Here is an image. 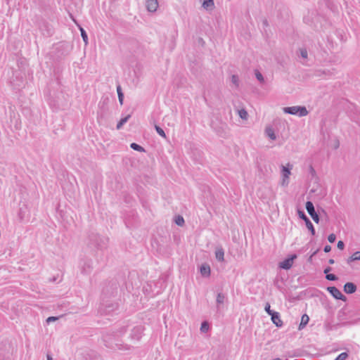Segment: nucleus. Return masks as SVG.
Segmentation results:
<instances>
[{"label":"nucleus","mask_w":360,"mask_h":360,"mask_svg":"<svg viewBox=\"0 0 360 360\" xmlns=\"http://www.w3.org/2000/svg\"><path fill=\"white\" fill-rule=\"evenodd\" d=\"M146 8L149 12H155L158 8V0H148L146 1Z\"/></svg>","instance_id":"ddd939ff"},{"label":"nucleus","mask_w":360,"mask_h":360,"mask_svg":"<svg viewBox=\"0 0 360 360\" xmlns=\"http://www.w3.org/2000/svg\"><path fill=\"white\" fill-rule=\"evenodd\" d=\"M116 308H117V304H111L108 306H106L105 309H101V310L103 311V313H105V314H108L110 311H114Z\"/></svg>","instance_id":"b1692460"},{"label":"nucleus","mask_w":360,"mask_h":360,"mask_svg":"<svg viewBox=\"0 0 360 360\" xmlns=\"http://www.w3.org/2000/svg\"><path fill=\"white\" fill-rule=\"evenodd\" d=\"M127 326H122L111 334L104 335L103 339L105 342V346L111 349L117 348L118 349H129L130 346L120 344L117 340L119 337H121L126 333L127 330Z\"/></svg>","instance_id":"f257e3e1"},{"label":"nucleus","mask_w":360,"mask_h":360,"mask_svg":"<svg viewBox=\"0 0 360 360\" xmlns=\"http://www.w3.org/2000/svg\"><path fill=\"white\" fill-rule=\"evenodd\" d=\"M298 216L300 219H302L306 224L307 228L309 229V231L311 232L312 236H315L316 231L314 227V225L312 224L310 219L307 217V216L305 214L304 212L302 210H297Z\"/></svg>","instance_id":"6e6552de"},{"label":"nucleus","mask_w":360,"mask_h":360,"mask_svg":"<svg viewBox=\"0 0 360 360\" xmlns=\"http://www.w3.org/2000/svg\"><path fill=\"white\" fill-rule=\"evenodd\" d=\"M144 330V327L143 326L139 325L134 326L131 330L129 335V338L131 340L139 341L141 340L143 333Z\"/></svg>","instance_id":"423d86ee"},{"label":"nucleus","mask_w":360,"mask_h":360,"mask_svg":"<svg viewBox=\"0 0 360 360\" xmlns=\"http://www.w3.org/2000/svg\"><path fill=\"white\" fill-rule=\"evenodd\" d=\"M337 247L338 249L340 250H343L344 248H345V243L342 240H339L338 243V245H337Z\"/></svg>","instance_id":"58836bf2"},{"label":"nucleus","mask_w":360,"mask_h":360,"mask_svg":"<svg viewBox=\"0 0 360 360\" xmlns=\"http://www.w3.org/2000/svg\"><path fill=\"white\" fill-rule=\"evenodd\" d=\"M263 24H264V25L267 26V25H268V22H267V20H264L263 21Z\"/></svg>","instance_id":"c03bdc74"},{"label":"nucleus","mask_w":360,"mask_h":360,"mask_svg":"<svg viewBox=\"0 0 360 360\" xmlns=\"http://www.w3.org/2000/svg\"><path fill=\"white\" fill-rule=\"evenodd\" d=\"M300 56L303 58H307L308 56V53L306 49H300Z\"/></svg>","instance_id":"c9c22d12"},{"label":"nucleus","mask_w":360,"mask_h":360,"mask_svg":"<svg viewBox=\"0 0 360 360\" xmlns=\"http://www.w3.org/2000/svg\"><path fill=\"white\" fill-rule=\"evenodd\" d=\"M46 359L47 360H53L52 356L50 354H46Z\"/></svg>","instance_id":"79ce46f5"},{"label":"nucleus","mask_w":360,"mask_h":360,"mask_svg":"<svg viewBox=\"0 0 360 360\" xmlns=\"http://www.w3.org/2000/svg\"><path fill=\"white\" fill-rule=\"evenodd\" d=\"M81 271L84 274H89L93 269L91 259H84L80 263Z\"/></svg>","instance_id":"9b49d317"},{"label":"nucleus","mask_w":360,"mask_h":360,"mask_svg":"<svg viewBox=\"0 0 360 360\" xmlns=\"http://www.w3.org/2000/svg\"><path fill=\"white\" fill-rule=\"evenodd\" d=\"M360 260V251L355 252L351 257H349L347 262L350 264L352 262Z\"/></svg>","instance_id":"aec40b11"},{"label":"nucleus","mask_w":360,"mask_h":360,"mask_svg":"<svg viewBox=\"0 0 360 360\" xmlns=\"http://www.w3.org/2000/svg\"><path fill=\"white\" fill-rule=\"evenodd\" d=\"M202 7L207 10H212L214 7V0H204Z\"/></svg>","instance_id":"a211bd4d"},{"label":"nucleus","mask_w":360,"mask_h":360,"mask_svg":"<svg viewBox=\"0 0 360 360\" xmlns=\"http://www.w3.org/2000/svg\"><path fill=\"white\" fill-rule=\"evenodd\" d=\"M131 115H128L126 117L122 118L117 124V129H120L130 118Z\"/></svg>","instance_id":"4be33fe9"},{"label":"nucleus","mask_w":360,"mask_h":360,"mask_svg":"<svg viewBox=\"0 0 360 360\" xmlns=\"http://www.w3.org/2000/svg\"><path fill=\"white\" fill-rule=\"evenodd\" d=\"M310 170H311V173H315V171H314V168L311 166L310 167Z\"/></svg>","instance_id":"a18cd8bd"},{"label":"nucleus","mask_w":360,"mask_h":360,"mask_svg":"<svg viewBox=\"0 0 360 360\" xmlns=\"http://www.w3.org/2000/svg\"><path fill=\"white\" fill-rule=\"evenodd\" d=\"M306 210L315 223L319 224L320 221L319 215L316 212L314 204L311 201H307L305 205Z\"/></svg>","instance_id":"0eeeda50"},{"label":"nucleus","mask_w":360,"mask_h":360,"mask_svg":"<svg viewBox=\"0 0 360 360\" xmlns=\"http://www.w3.org/2000/svg\"><path fill=\"white\" fill-rule=\"evenodd\" d=\"M316 252H317V251H315V252L312 254V255L311 256V257L312 256H314V255H316Z\"/></svg>","instance_id":"49530a36"},{"label":"nucleus","mask_w":360,"mask_h":360,"mask_svg":"<svg viewBox=\"0 0 360 360\" xmlns=\"http://www.w3.org/2000/svg\"><path fill=\"white\" fill-rule=\"evenodd\" d=\"M292 168V165L290 164H288L287 166L282 165L281 167V174H282V181L281 185L283 186H286L289 184V176L291 172L290 170Z\"/></svg>","instance_id":"39448f33"},{"label":"nucleus","mask_w":360,"mask_h":360,"mask_svg":"<svg viewBox=\"0 0 360 360\" xmlns=\"http://www.w3.org/2000/svg\"><path fill=\"white\" fill-rule=\"evenodd\" d=\"M215 257L219 262H223L224 260V250L222 247H217L216 248Z\"/></svg>","instance_id":"dca6fc26"},{"label":"nucleus","mask_w":360,"mask_h":360,"mask_svg":"<svg viewBox=\"0 0 360 360\" xmlns=\"http://www.w3.org/2000/svg\"><path fill=\"white\" fill-rule=\"evenodd\" d=\"M296 258L297 255L295 254L291 255L289 257L279 263V267L285 270L290 269L292 266L294 259Z\"/></svg>","instance_id":"9d476101"},{"label":"nucleus","mask_w":360,"mask_h":360,"mask_svg":"<svg viewBox=\"0 0 360 360\" xmlns=\"http://www.w3.org/2000/svg\"><path fill=\"white\" fill-rule=\"evenodd\" d=\"M238 115L239 117L242 119V120H247L248 117V112L245 110V109H240L238 111Z\"/></svg>","instance_id":"a878e982"},{"label":"nucleus","mask_w":360,"mask_h":360,"mask_svg":"<svg viewBox=\"0 0 360 360\" xmlns=\"http://www.w3.org/2000/svg\"><path fill=\"white\" fill-rule=\"evenodd\" d=\"M155 129L156 131V132L160 136H162V138L164 139H166L167 138V136L164 131V130L158 125H155Z\"/></svg>","instance_id":"bb28decb"},{"label":"nucleus","mask_w":360,"mask_h":360,"mask_svg":"<svg viewBox=\"0 0 360 360\" xmlns=\"http://www.w3.org/2000/svg\"><path fill=\"white\" fill-rule=\"evenodd\" d=\"M283 112L286 114L297 115L300 117H304L308 115L309 112L304 106H291L283 108Z\"/></svg>","instance_id":"20e7f679"},{"label":"nucleus","mask_w":360,"mask_h":360,"mask_svg":"<svg viewBox=\"0 0 360 360\" xmlns=\"http://www.w3.org/2000/svg\"><path fill=\"white\" fill-rule=\"evenodd\" d=\"M225 295L222 292H219L217 295L216 302L217 305L221 304L224 302Z\"/></svg>","instance_id":"5701e85b"},{"label":"nucleus","mask_w":360,"mask_h":360,"mask_svg":"<svg viewBox=\"0 0 360 360\" xmlns=\"http://www.w3.org/2000/svg\"><path fill=\"white\" fill-rule=\"evenodd\" d=\"M271 316V319L274 324H275L277 327L281 328L283 323L282 320L281 319L280 314L277 311H275L274 313H272Z\"/></svg>","instance_id":"f8f14e48"},{"label":"nucleus","mask_w":360,"mask_h":360,"mask_svg":"<svg viewBox=\"0 0 360 360\" xmlns=\"http://www.w3.org/2000/svg\"><path fill=\"white\" fill-rule=\"evenodd\" d=\"M331 250V247L328 245H326L323 248L325 252H329Z\"/></svg>","instance_id":"ea45409f"},{"label":"nucleus","mask_w":360,"mask_h":360,"mask_svg":"<svg viewBox=\"0 0 360 360\" xmlns=\"http://www.w3.org/2000/svg\"><path fill=\"white\" fill-rule=\"evenodd\" d=\"M108 243V238L107 237L101 236L94 232L89 235L88 246L90 248L102 250L107 248Z\"/></svg>","instance_id":"f03ea898"},{"label":"nucleus","mask_w":360,"mask_h":360,"mask_svg":"<svg viewBox=\"0 0 360 360\" xmlns=\"http://www.w3.org/2000/svg\"><path fill=\"white\" fill-rule=\"evenodd\" d=\"M255 77H256L258 81H259L260 82H264V77H263L262 74L259 71L255 70Z\"/></svg>","instance_id":"7c9ffc66"},{"label":"nucleus","mask_w":360,"mask_h":360,"mask_svg":"<svg viewBox=\"0 0 360 360\" xmlns=\"http://www.w3.org/2000/svg\"><path fill=\"white\" fill-rule=\"evenodd\" d=\"M309 317L308 316V315L306 314H303L302 316L301 322L299 325L298 329L299 330L303 329L307 326V324L309 323Z\"/></svg>","instance_id":"f3484780"},{"label":"nucleus","mask_w":360,"mask_h":360,"mask_svg":"<svg viewBox=\"0 0 360 360\" xmlns=\"http://www.w3.org/2000/svg\"><path fill=\"white\" fill-rule=\"evenodd\" d=\"M130 147L134 150H136L139 152H145V149L141 146H140L136 143H131Z\"/></svg>","instance_id":"393cba45"},{"label":"nucleus","mask_w":360,"mask_h":360,"mask_svg":"<svg viewBox=\"0 0 360 360\" xmlns=\"http://www.w3.org/2000/svg\"><path fill=\"white\" fill-rule=\"evenodd\" d=\"M328 263H329L330 264H333L335 263V261H334V259H330L328 260Z\"/></svg>","instance_id":"37998d69"},{"label":"nucleus","mask_w":360,"mask_h":360,"mask_svg":"<svg viewBox=\"0 0 360 360\" xmlns=\"http://www.w3.org/2000/svg\"><path fill=\"white\" fill-rule=\"evenodd\" d=\"M347 357L348 354L347 352H342L335 359V360H345Z\"/></svg>","instance_id":"2f4dec72"},{"label":"nucleus","mask_w":360,"mask_h":360,"mask_svg":"<svg viewBox=\"0 0 360 360\" xmlns=\"http://www.w3.org/2000/svg\"><path fill=\"white\" fill-rule=\"evenodd\" d=\"M265 311L270 316L272 314V313H274L275 311L271 309V306L269 302H266L264 307Z\"/></svg>","instance_id":"473e14b6"},{"label":"nucleus","mask_w":360,"mask_h":360,"mask_svg":"<svg viewBox=\"0 0 360 360\" xmlns=\"http://www.w3.org/2000/svg\"><path fill=\"white\" fill-rule=\"evenodd\" d=\"M326 278L330 281H335L338 279V276L333 274H328L326 275Z\"/></svg>","instance_id":"c85d7f7f"},{"label":"nucleus","mask_w":360,"mask_h":360,"mask_svg":"<svg viewBox=\"0 0 360 360\" xmlns=\"http://www.w3.org/2000/svg\"><path fill=\"white\" fill-rule=\"evenodd\" d=\"M175 223L178 225V226H183L184 224V219L183 218V217L179 215L178 217H176V219H175Z\"/></svg>","instance_id":"c756f323"},{"label":"nucleus","mask_w":360,"mask_h":360,"mask_svg":"<svg viewBox=\"0 0 360 360\" xmlns=\"http://www.w3.org/2000/svg\"><path fill=\"white\" fill-rule=\"evenodd\" d=\"M231 82L235 84L236 86H238L239 79L238 77L236 75H233L231 76Z\"/></svg>","instance_id":"f704fd0d"},{"label":"nucleus","mask_w":360,"mask_h":360,"mask_svg":"<svg viewBox=\"0 0 360 360\" xmlns=\"http://www.w3.org/2000/svg\"><path fill=\"white\" fill-rule=\"evenodd\" d=\"M58 319V316H49L46 319V322L48 323H49L50 322H53V321H55L56 320Z\"/></svg>","instance_id":"4c0bfd02"},{"label":"nucleus","mask_w":360,"mask_h":360,"mask_svg":"<svg viewBox=\"0 0 360 360\" xmlns=\"http://www.w3.org/2000/svg\"><path fill=\"white\" fill-rule=\"evenodd\" d=\"M211 127L221 137L226 136L227 134L228 126L226 123L223 122L221 120H212L210 123Z\"/></svg>","instance_id":"7ed1b4c3"},{"label":"nucleus","mask_w":360,"mask_h":360,"mask_svg":"<svg viewBox=\"0 0 360 360\" xmlns=\"http://www.w3.org/2000/svg\"><path fill=\"white\" fill-rule=\"evenodd\" d=\"M79 30L81 32L82 38L83 41L85 42V44H86L88 43V35H87L86 31L82 27H79Z\"/></svg>","instance_id":"cd10ccee"},{"label":"nucleus","mask_w":360,"mask_h":360,"mask_svg":"<svg viewBox=\"0 0 360 360\" xmlns=\"http://www.w3.org/2000/svg\"><path fill=\"white\" fill-rule=\"evenodd\" d=\"M209 328V324L206 321H204L201 324L200 330L202 332H207Z\"/></svg>","instance_id":"72a5a7b5"},{"label":"nucleus","mask_w":360,"mask_h":360,"mask_svg":"<svg viewBox=\"0 0 360 360\" xmlns=\"http://www.w3.org/2000/svg\"><path fill=\"white\" fill-rule=\"evenodd\" d=\"M210 266L207 264H202L200 267V272L203 277H209L210 276Z\"/></svg>","instance_id":"2eb2a0df"},{"label":"nucleus","mask_w":360,"mask_h":360,"mask_svg":"<svg viewBox=\"0 0 360 360\" xmlns=\"http://www.w3.org/2000/svg\"><path fill=\"white\" fill-rule=\"evenodd\" d=\"M266 134L271 139L275 140L276 139L274 130L271 127H267L265 129Z\"/></svg>","instance_id":"6ab92c4d"},{"label":"nucleus","mask_w":360,"mask_h":360,"mask_svg":"<svg viewBox=\"0 0 360 360\" xmlns=\"http://www.w3.org/2000/svg\"><path fill=\"white\" fill-rule=\"evenodd\" d=\"M117 93L118 96L119 102L121 105H122L124 101V94L122 92V87L120 84L117 86Z\"/></svg>","instance_id":"412c9836"},{"label":"nucleus","mask_w":360,"mask_h":360,"mask_svg":"<svg viewBox=\"0 0 360 360\" xmlns=\"http://www.w3.org/2000/svg\"><path fill=\"white\" fill-rule=\"evenodd\" d=\"M332 270L331 267L330 266H328L326 267L324 271H323V273L327 275L328 274H329V272Z\"/></svg>","instance_id":"a19ab883"},{"label":"nucleus","mask_w":360,"mask_h":360,"mask_svg":"<svg viewBox=\"0 0 360 360\" xmlns=\"http://www.w3.org/2000/svg\"><path fill=\"white\" fill-rule=\"evenodd\" d=\"M327 290L330 293V295L336 300H340L343 302H346L347 298L345 295H344L341 291L335 286H330L327 288Z\"/></svg>","instance_id":"1a4fd4ad"},{"label":"nucleus","mask_w":360,"mask_h":360,"mask_svg":"<svg viewBox=\"0 0 360 360\" xmlns=\"http://www.w3.org/2000/svg\"><path fill=\"white\" fill-rule=\"evenodd\" d=\"M356 290V285L352 282H347L344 285V291L347 294H352Z\"/></svg>","instance_id":"4468645a"},{"label":"nucleus","mask_w":360,"mask_h":360,"mask_svg":"<svg viewBox=\"0 0 360 360\" xmlns=\"http://www.w3.org/2000/svg\"><path fill=\"white\" fill-rule=\"evenodd\" d=\"M328 240L330 243H333L336 240V236L334 234V233H330L328 236Z\"/></svg>","instance_id":"e433bc0d"}]
</instances>
